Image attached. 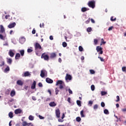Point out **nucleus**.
<instances>
[{"label": "nucleus", "instance_id": "1", "mask_svg": "<svg viewBox=\"0 0 126 126\" xmlns=\"http://www.w3.org/2000/svg\"><path fill=\"white\" fill-rule=\"evenodd\" d=\"M0 39L4 40L6 37V33H5V29L2 25H0Z\"/></svg>", "mask_w": 126, "mask_h": 126}, {"label": "nucleus", "instance_id": "2", "mask_svg": "<svg viewBox=\"0 0 126 126\" xmlns=\"http://www.w3.org/2000/svg\"><path fill=\"white\" fill-rule=\"evenodd\" d=\"M35 51L36 56L40 57L41 56V52H42V47L38 43H36L35 45Z\"/></svg>", "mask_w": 126, "mask_h": 126}, {"label": "nucleus", "instance_id": "3", "mask_svg": "<svg viewBox=\"0 0 126 126\" xmlns=\"http://www.w3.org/2000/svg\"><path fill=\"white\" fill-rule=\"evenodd\" d=\"M59 85H60L59 88L60 89H63V81L59 80L56 83V86H58Z\"/></svg>", "mask_w": 126, "mask_h": 126}, {"label": "nucleus", "instance_id": "4", "mask_svg": "<svg viewBox=\"0 0 126 126\" xmlns=\"http://www.w3.org/2000/svg\"><path fill=\"white\" fill-rule=\"evenodd\" d=\"M48 74V73L47 72V71H46L45 70H42L41 71V73H40V76L41 77H47V75Z\"/></svg>", "mask_w": 126, "mask_h": 126}, {"label": "nucleus", "instance_id": "5", "mask_svg": "<svg viewBox=\"0 0 126 126\" xmlns=\"http://www.w3.org/2000/svg\"><path fill=\"white\" fill-rule=\"evenodd\" d=\"M103 49L100 46H97L96 48V50L98 53L99 55H102L103 54Z\"/></svg>", "mask_w": 126, "mask_h": 126}, {"label": "nucleus", "instance_id": "6", "mask_svg": "<svg viewBox=\"0 0 126 126\" xmlns=\"http://www.w3.org/2000/svg\"><path fill=\"white\" fill-rule=\"evenodd\" d=\"M88 5L90 7H92V8H94L95 7V1H90L88 3Z\"/></svg>", "mask_w": 126, "mask_h": 126}, {"label": "nucleus", "instance_id": "7", "mask_svg": "<svg viewBox=\"0 0 126 126\" xmlns=\"http://www.w3.org/2000/svg\"><path fill=\"white\" fill-rule=\"evenodd\" d=\"M41 59H44V61H49V56L43 53L41 55Z\"/></svg>", "mask_w": 126, "mask_h": 126}, {"label": "nucleus", "instance_id": "8", "mask_svg": "<svg viewBox=\"0 0 126 126\" xmlns=\"http://www.w3.org/2000/svg\"><path fill=\"white\" fill-rule=\"evenodd\" d=\"M55 113L57 118H60V117H61V112L60 111V109H56Z\"/></svg>", "mask_w": 126, "mask_h": 126}, {"label": "nucleus", "instance_id": "9", "mask_svg": "<svg viewBox=\"0 0 126 126\" xmlns=\"http://www.w3.org/2000/svg\"><path fill=\"white\" fill-rule=\"evenodd\" d=\"M15 51L14 50H10L9 52V55L12 58L14 56V52Z\"/></svg>", "mask_w": 126, "mask_h": 126}, {"label": "nucleus", "instance_id": "10", "mask_svg": "<svg viewBox=\"0 0 126 126\" xmlns=\"http://www.w3.org/2000/svg\"><path fill=\"white\" fill-rule=\"evenodd\" d=\"M14 113L16 115H18V114H21L22 113V110H21V109H16L14 111Z\"/></svg>", "mask_w": 126, "mask_h": 126}, {"label": "nucleus", "instance_id": "11", "mask_svg": "<svg viewBox=\"0 0 126 126\" xmlns=\"http://www.w3.org/2000/svg\"><path fill=\"white\" fill-rule=\"evenodd\" d=\"M25 41H26V39L24 37H21L19 39V42L21 44H24Z\"/></svg>", "mask_w": 126, "mask_h": 126}, {"label": "nucleus", "instance_id": "12", "mask_svg": "<svg viewBox=\"0 0 126 126\" xmlns=\"http://www.w3.org/2000/svg\"><path fill=\"white\" fill-rule=\"evenodd\" d=\"M71 75L67 74L65 76V80L67 81V80H71Z\"/></svg>", "mask_w": 126, "mask_h": 126}, {"label": "nucleus", "instance_id": "13", "mask_svg": "<svg viewBox=\"0 0 126 126\" xmlns=\"http://www.w3.org/2000/svg\"><path fill=\"white\" fill-rule=\"evenodd\" d=\"M15 25H16V24L15 23H12L11 24H10L8 26V27L10 29L13 28L14 27H15Z\"/></svg>", "mask_w": 126, "mask_h": 126}, {"label": "nucleus", "instance_id": "14", "mask_svg": "<svg viewBox=\"0 0 126 126\" xmlns=\"http://www.w3.org/2000/svg\"><path fill=\"white\" fill-rule=\"evenodd\" d=\"M30 75H31V74H30V73H29L28 71L25 72L24 74H22V76L23 77H26V76H30Z\"/></svg>", "mask_w": 126, "mask_h": 126}, {"label": "nucleus", "instance_id": "15", "mask_svg": "<svg viewBox=\"0 0 126 126\" xmlns=\"http://www.w3.org/2000/svg\"><path fill=\"white\" fill-rule=\"evenodd\" d=\"M49 106L50 107H56L57 106V103L54 101H52L50 102Z\"/></svg>", "mask_w": 126, "mask_h": 126}, {"label": "nucleus", "instance_id": "16", "mask_svg": "<svg viewBox=\"0 0 126 126\" xmlns=\"http://www.w3.org/2000/svg\"><path fill=\"white\" fill-rule=\"evenodd\" d=\"M31 125H32V123H27V122H26V121L23 122L22 123L23 126H30Z\"/></svg>", "mask_w": 126, "mask_h": 126}, {"label": "nucleus", "instance_id": "17", "mask_svg": "<svg viewBox=\"0 0 126 126\" xmlns=\"http://www.w3.org/2000/svg\"><path fill=\"white\" fill-rule=\"evenodd\" d=\"M31 88L32 89H35V88H36V81H33V83L32 85Z\"/></svg>", "mask_w": 126, "mask_h": 126}, {"label": "nucleus", "instance_id": "18", "mask_svg": "<svg viewBox=\"0 0 126 126\" xmlns=\"http://www.w3.org/2000/svg\"><path fill=\"white\" fill-rule=\"evenodd\" d=\"M17 84H18V85H20L21 86H22V85H23V82L20 80H19L17 81Z\"/></svg>", "mask_w": 126, "mask_h": 126}, {"label": "nucleus", "instance_id": "19", "mask_svg": "<svg viewBox=\"0 0 126 126\" xmlns=\"http://www.w3.org/2000/svg\"><path fill=\"white\" fill-rule=\"evenodd\" d=\"M56 57H57V54H56L55 53H52L50 54L51 59H54V58H56Z\"/></svg>", "mask_w": 126, "mask_h": 126}, {"label": "nucleus", "instance_id": "20", "mask_svg": "<svg viewBox=\"0 0 126 126\" xmlns=\"http://www.w3.org/2000/svg\"><path fill=\"white\" fill-rule=\"evenodd\" d=\"M46 82H47V83H53V80H52L49 78H47L46 79Z\"/></svg>", "mask_w": 126, "mask_h": 126}, {"label": "nucleus", "instance_id": "21", "mask_svg": "<svg viewBox=\"0 0 126 126\" xmlns=\"http://www.w3.org/2000/svg\"><path fill=\"white\" fill-rule=\"evenodd\" d=\"M10 96L11 97H13L14 96H15V91L13 90L11 91Z\"/></svg>", "mask_w": 126, "mask_h": 126}, {"label": "nucleus", "instance_id": "22", "mask_svg": "<svg viewBox=\"0 0 126 126\" xmlns=\"http://www.w3.org/2000/svg\"><path fill=\"white\" fill-rule=\"evenodd\" d=\"M87 10H89V9L86 7H83L81 9V11H82V12H85V11H87Z\"/></svg>", "mask_w": 126, "mask_h": 126}, {"label": "nucleus", "instance_id": "23", "mask_svg": "<svg viewBox=\"0 0 126 126\" xmlns=\"http://www.w3.org/2000/svg\"><path fill=\"white\" fill-rule=\"evenodd\" d=\"M80 115H81V118H85V115H84V111L82 110L80 112Z\"/></svg>", "mask_w": 126, "mask_h": 126}, {"label": "nucleus", "instance_id": "24", "mask_svg": "<svg viewBox=\"0 0 126 126\" xmlns=\"http://www.w3.org/2000/svg\"><path fill=\"white\" fill-rule=\"evenodd\" d=\"M7 62L8 63H9V64H11V63H12V60L10 58H7Z\"/></svg>", "mask_w": 126, "mask_h": 126}, {"label": "nucleus", "instance_id": "25", "mask_svg": "<svg viewBox=\"0 0 126 126\" xmlns=\"http://www.w3.org/2000/svg\"><path fill=\"white\" fill-rule=\"evenodd\" d=\"M20 58V54L19 53H17L15 56L16 60H19Z\"/></svg>", "mask_w": 126, "mask_h": 126}, {"label": "nucleus", "instance_id": "26", "mask_svg": "<svg viewBox=\"0 0 126 126\" xmlns=\"http://www.w3.org/2000/svg\"><path fill=\"white\" fill-rule=\"evenodd\" d=\"M19 52L20 53L21 56H22V57H23V56H24V50H20Z\"/></svg>", "mask_w": 126, "mask_h": 126}, {"label": "nucleus", "instance_id": "27", "mask_svg": "<svg viewBox=\"0 0 126 126\" xmlns=\"http://www.w3.org/2000/svg\"><path fill=\"white\" fill-rule=\"evenodd\" d=\"M29 120H30V121H33L34 120V116H33L32 115H30L29 117Z\"/></svg>", "mask_w": 126, "mask_h": 126}, {"label": "nucleus", "instance_id": "28", "mask_svg": "<svg viewBox=\"0 0 126 126\" xmlns=\"http://www.w3.org/2000/svg\"><path fill=\"white\" fill-rule=\"evenodd\" d=\"M8 116H9V118H10V119H11V118H13V113H12V112H10L9 113Z\"/></svg>", "mask_w": 126, "mask_h": 126}, {"label": "nucleus", "instance_id": "29", "mask_svg": "<svg viewBox=\"0 0 126 126\" xmlns=\"http://www.w3.org/2000/svg\"><path fill=\"white\" fill-rule=\"evenodd\" d=\"M77 104L79 107H81V101L80 100H77Z\"/></svg>", "mask_w": 126, "mask_h": 126}, {"label": "nucleus", "instance_id": "30", "mask_svg": "<svg viewBox=\"0 0 126 126\" xmlns=\"http://www.w3.org/2000/svg\"><path fill=\"white\" fill-rule=\"evenodd\" d=\"M93 104V101L91 100L89 101L88 104V106H89L90 107H91V106H92Z\"/></svg>", "mask_w": 126, "mask_h": 126}, {"label": "nucleus", "instance_id": "31", "mask_svg": "<svg viewBox=\"0 0 126 126\" xmlns=\"http://www.w3.org/2000/svg\"><path fill=\"white\" fill-rule=\"evenodd\" d=\"M104 113L105 115H109V111L107 109H105L104 110Z\"/></svg>", "mask_w": 126, "mask_h": 126}, {"label": "nucleus", "instance_id": "32", "mask_svg": "<svg viewBox=\"0 0 126 126\" xmlns=\"http://www.w3.org/2000/svg\"><path fill=\"white\" fill-rule=\"evenodd\" d=\"M101 96H104V95H106V94H108L106 92L102 91L101 92Z\"/></svg>", "mask_w": 126, "mask_h": 126}, {"label": "nucleus", "instance_id": "33", "mask_svg": "<svg viewBox=\"0 0 126 126\" xmlns=\"http://www.w3.org/2000/svg\"><path fill=\"white\" fill-rule=\"evenodd\" d=\"M102 44H106V42L105 41H104V39L103 38H102L101 39V44H100V45L102 46Z\"/></svg>", "mask_w": 126, "mask_h": 126}, {"label": "nucleus", "instance_id": "34", "mask_svg": "<svg viewBox=\"0 0 126 126\" xmlns=\"http://www.w3.org/2000/svg\"><path fill=\"white\" fill-rule=\"evenodd\" d=\"M76 120L77 121V122H80V121H81V118L80 117H78L76 118Z\"/></svg>", "mask_w": 126, "mask_h": 126}, {"label": "nucleus", "instance_id": "35", "mask_svg": "<svg viewBox=\"0 0 126 126\" xmlns=\"http://www.w3.org/2000/svg\"><path fill=\"white\" fill-rule=\"evenodd\" d=\"M66 46H67V44L66 43V42H63V46L64 48H65V47H66Z\"/></svg>", "mask_w": 126, "mask_h": 126}, {"label": "nucleus", "instance_id": "36", "mask_svg": "<svg viewBox=\"0 0 126 126\" xmlns=\"http://www.w3.org/2000/svg\"><path fill=\"white\" fill-rule=\"evenodd\" d=\"M79 51L80 52H82V51H83V48L82 47V46H80L79 47Z\"/></svg>", "mask_w": 126, "mask_h": 126}, {"label": "nucleus", "instance_id": "37", "mask_svg": "<svg viewBox=\"0 0 126 126\" xmlns=\"http://www.w3.org/2000/svg\"><path fill=\"white\" fill-rule=\"evenodd\" d=\"M91 88L92 91H94V90H95V86L94 85L91 86Z\"/></svg>", "mask_w": 126, "mask_h": 126}, {"label": "nucleus", "instance_id": "38", "mask_svg": "<svg viewBox=\"0 0 126 126\" xmlns=\"http://www.w3.org/2000/svg\"><path fill=\"white\" fill-rule=\"evenodd\" d=\"M7 71H9V67L7 66L4 70V72H7Z\"/></svg>", "mask_w": 126, "mask_h": 126}, {"label": "nucleus", "instance_id": "39", "mask_svg": "<svg viewBox=\"0 0 126 126\" xmlns=\"http://www.w3.org/2000/svg\"><path fill=\"white\" fill-rule=\"evenodd\" d=\"M59 92H60V91L59 90H58V88H56L55 89L56 94L58 95V94H59Z\"/></svg>", "mask_w": 126, "mask_h": 126}, {"label": "nucleus", "instance_id": "40", "mask_svg": "<svg viewBox=\"0 0 126 126\" xmlns=\"http://www.w3.org/2000/svg\"><path fill=\"white\" fill-rule=\"evenodd\" d=\"M87 32H91V31H92V29L91 28H88L87 29Z\"/></svg>", "mask_w": 126, "mask_h": 126}, {"label": "nucleus", "instance_id": "41", "mask_svg": "<svg viewBox=\"0 0 126 126\" xmlns=\"http://www.w3.org/2000/svg\"><path fill=\"white\" fill-rule=\"evenodd\" d=\"M27 52H28V53H32V52H33V50H32L30 48H29V49H28Z\"/></svg>", "mask_w": 126, "mask_h": 126}, {"label": "nucleus", "instance_id": "42", "mask_svg": "<svg viewBox=\"0 0 126 126\" xmlns=\"http://www.w3.org/2000/svg\"><path fill=\"white\" fill-rule=\"evenodd\" d=\"M117 100H116V102H119L120 101V96L119 95H117L116 96Z\"/></svg>", "mask_w": 126, "mask_h": 126}, {"label": "nucleus", "instance_id": "43", "mask_svg": "<svg viewBox=\"0 0 126 126\" xmlns=\"http://www.w3.org/2000/svg\"><path fill=\"white\" fill-rule=\"evenodd\" d=\"M94 110H97L98 109V105L95 104L94 106Z\"/></svg>", "mask_w": 126, "mask_h": 126}, {"label": "nucleus", "instance_id": "44", "mask_svg": "<svg viewBox=\"0 0 126 126\" xmlns=\"http://www.w3.org/2000/svg\"><path fill=\"white\" fill-rule=\"evenodd\" d=\"M94 45H97V44H98V40L94 39Z\"/></svg>", "mask_w": 126, "mask_h": 126}, {"label": "nucleus", "instance_id": "45", "mask_svg": "<svg viewBox=\"0 0 126 126\" xmlns=\"http://www.w3.org/2000/svg\"><path fill=\"white\" fill-rule=\"evenodd\" d=\"M90 72L91 73V74H94V73H95V71L94 70H90Z\"/></svg>", "mask_w": 126, "mask_h": 126}, {"label": "nucleus", "instance_id": "46", "mask_svg": "<svg viewBox=\"0 0 126 126\" xmlns=\"http://www.w3.org/2000/svg\"><path fill=\"white\" fill-rule=\"evenodd\" d=\"M58 122H59V123H63V119H58Z\"/></svg>", "mask_w": 126, "mask_h": 126}, {"label": "nucleus", "instance_id": "47", "mask_svg": "<svg viewBox=\"0 0 126 126\" xmlns=\"http://www.w3.org/2000/svg\"><path fill=\"white\" fill-rule=\"evenodd\" d=\"M98 58L100 60L101 62H104V59L103 58L98 56Z\"/></svg>", "mask_w": 126, "mask_h": 126}, {"label": "nucleus", "instance_id": "48", "mask_svg": "<svg viewBox=\"0 0 126 126\" xmlns=\"http://www.w3.org/2000/svg\"><path fill=\"white\" fill-rule=\"evenodd\" d=\"M113 18H114V17H111V19H110V20H111V21H116V18H114V19H113Z\"/></svg>", "mask_w": 126, "mask_h": 126}, {"label": "nucleus", "instance_id": "49", "mask_svg": "<svg viewBox=\"0 0 126 126\" xmlns=\"http://www.w3.org/2000/svg\"><path fill=\"white\" fill-rule=\"evenodd\" d=\"M68 91L69 94H72V91H71V90H70V89H68Z\"/></svg>", "mask_w": 126, "mask_h": 126}, {"label": "nucleus", "instance_id": "50", "mask_svg": "<svg viewBox=\"0 0 126 126\" xmlns=\"http://www.w3.org/2000/svg\"><path fill=\"white\" fill-rule=\"evenodd\" d=\"M122 71H126V67H122Z\"/></svg>", "mask_w": 126, "mask_h": 126}, {"label": "nucleus", "instance_id": "51", "mask_svg": "<svg viewBox=\"0 0 126 126\" xmlns=\"http://www.w3.org/2000/svg\"><path fill=\"white\" fill-rule=\"evenodd\" d=\"M9 17H10V16L9 15H7L5 16V19H8Z\"/></svg>", "mask_w": 126, "mask_h": 126}, {"label": "nucleus", "instance_id": "52", "mask_svg": "<svg viewBox=\"0 0 126 126\" xmlns=\"http://www.w3.org/2000/svg\"><path fill=\"white\" fill-rule=\"evenodd\" d=\"M101 107H105V103H104L103 102H102L101 103Z\"/></svg>", "mask_w": 126, "mask_h": 126}, {"label": "nucleus", "instance_id": "53", "mask_svg": "<svg viewBox=\"0 0 126 126\" xmlns=\"http://www.w3.org/2000/svg\"><path fill=\"white\" fill-rule=\"evenodd\" d=\"M38 86L39 87H43V85L42 84V83H38Z\"/></svg>", "mask_w": 126, "mask_h": 126}, {"label": "nucleus", "instance_id": "54", "mask_svg": "<svg viewBox=\"0 0 126 126\" xmlns=\"http://www.w3.org/2000/svg\"><path fill=\"white\" fill-rule=\"evenodd\" d=\"M90 22V18H89L88 20L86 21V24H88Z\"/></svg>", "mask_w": 126, "mask_h": 126}, {"label": "nucleus", "instance_id": "55", "mask_svg": "<svg viewBox=\"0 0 126 126\" xmlns=\"http://www.w3.org/2000/svg\"><path fill=\"white\" fill-rule=\"evenodd\" d=\"M38 117H39V119H40V120H43V119H44V117H42V116H41V115H39Z\"/></svg>", "mask_w": 126, "mask_h": 126}, {"label": "nucleus", "instance_id": "56", "mask_svg": "<svg viewBox=\"0 0 126 126\" xmlns=\"http://www.w3.org/2000/svg\"><path fill=\"white\" fill-rule=\"evenodd\" d=\"M111 30H113V27H110L108 28V31H111Z\"/></svg>", "mask_w": 126, "mask_h": 126}, {"label": "nucleus", "instance_id": "57", "mask_svg": "<svg viewBox=\"0 0 126 126\" xmlns=\"http://www.w3.org/2000/svg\"><path fill=\"white\" fill-rule=\"evenodd\" d=\"M64 117H65V116L64 115V113H63V115L62 117V120H63V119H64Z\"/></svg>", "mask_w": 126, "mask_h": 126}, {"label": "nucleus", "instance_id": "58", "mask_svg": "<svg viewBox=\"0 0 126 126\" xmlns=\"http://www.w3.org/2000/svg\"><path fill=\"white\" fill-rule=\"evenodd\" d=\"M91 21L92 23H95V21L93 19H91Z\"/></svg>", "mask_w": 126, "mask_h": 126}, {"label": "nucleus", "instance_id": "59", "mask_svg": "<svg viewBox=\"0 0 126 126\" xmlns=\"http://www.w3.org/2000/svg\"><path fill=\"white\" fill-rule=\"evenodd\" d=\"M3 46H8V43L7 42H6L5 43H4Z\"/></svg>", "mask_w": 126, "mask_h": 126}, {"label": "nucleus", "instance_id": "60", "mask_svg": "<svg viewBox=\"0 0 126 126\" xmlns=\"http://www.w3.org/2000/svg\"><path fill=\"white\" fill-rule=\"evenodd\" d=\"M36 33V31L35 30H33L32 31V34H35Z\"/></svg>", "mask_w": 126, "mask_h": 126}, {"label": "nucleus", "instance_id": "61", "mask_svg": "<svg viewBox=\"0 0 126 126\" xmlns=\"http://www.w3.org/2000/svg\"><path fill=\"white\" fill-rule=\"evenodd\" d=\"M50 39L52 40H54V38L53 37V36L51 35L50 36Z\"/></svg>", "mask_w": 126, "mask_h": 126}, {"label": "nucleus", "instance_id": "62", "mask_svg": "<svg viewBox=\"0 0 126 126\" xmlns=\"http://www.w3.org/2000/svg\"><path fill=\"white\" fill-rule=\"evenodd\" d=\"M62 59H61V58H59V59H58V62H59V63H62Z\"/></svg>", "mask_w": 126, "mask_h": 126}, {"label": "nucleus", "instance_id": "63", "mask_svg": "<svg viewBox=\"0 0 126 126\" xmlns=\"http://www.w3.org/2000/svg\"><path fill=\"white\" fill-rule=\"evenodd\" d=\"M122 112H126V108H124L122 109Z\"/></svg>", "mask_w": 126, "mask_h": 126}, {"label": "nucleus", "instance_id": "64", "mask_svg": "<svg viewBox=\"0 0 126 126\" xmlns=\"http://www.w3.org/2000/svg\"><path fill=\"white\" fill-rule=\"evenodd\" d=\"M67 101L69 102V103H70V97H68V99H67Z\"/></svg>", "mask_w": 126, "mask_h": 126}]
</instances>
